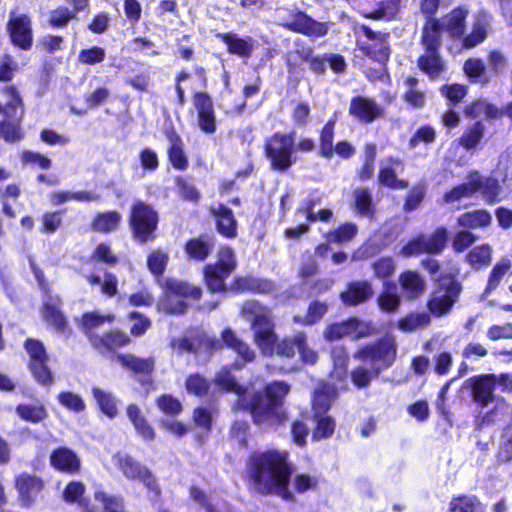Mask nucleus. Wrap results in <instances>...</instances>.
<instances>
[{"mask_svg": "<svg viewBox=\"0 0 512 512\" xmlns=\"http://www.w3.org/2000/svg\"><path fill=\"white\" fill-rule=\"evenodd\" d=\"M193 105L197 113V125L206 134L216 131V117L212 99L203 92H197L193 97Z\"/></svg>", "mask_w": 512, "mask_h": 512, "instance_id": "obj_14", "label": "nucleus"}, {"mask_svg": "<svg viewBox=\"0 0 512 512\" xmlns=\"http://www.w3.org/2000/svg\"><path fill=\"white\" fill-rule=\"evenodd\" d=\"M16 489L19 493L20 499L25 506L33 504L42 491L44 484L43 481L28 473H22L16 478Z\"/></svg>", "mask_w": 512, "mask_h": 512, "instance_id": "obj_19", "label": "nucleus"}, {"mask_svg": "<svg viewBox=\"0 0 512 512\" xmlns=\"http://www.w3.org/2000/svg\"><path fill=\"white\" fill-rule=\"evenodd\" d=\"M349 115L359 122L372 123L384 114V109L374 99L355 96L349 105Z\"/></svg>", "mask_w": 512, "mask_h": 512, "instance_id": "obj_13", "label": "nucleus"}, {"mask_svg": "<svg viewBox=\"0 0 512 512\" xmlns=\"http://www.w3.org/2000/svg\"><path fill=\"white\" fill-rule=\"evenodd\" d=\"M58 401L63 407L75 413L83 412L86 408L83 398L73 392L66 391L59 393Z\"/></svg>", "mask_w": 512, "mask_h": 512, "instance_id": "obj_62", "label": "nucleus"}, {"mask_svg": "<svg viewBox=\"0 0 512 512\" xmlns=\"http://www.w3.org/2000/svg\"><path fill=\"white\" fill-rule=\"evenodd\" d=\"M286 458L287 453L281 451L258 452L251 456L249 473L255 490L278 495L286 501L293 499L288 489L290 471Z\"/></svg>", "mask_w": 512, "mask_h": 512, "instance_id": "obj_1", "label": "nucleus"}, {"mask_svg": "<svg viewBox=\"0 0 512 512\" xmlns=\"http://www.w3.org/2000/svg\"><path fill=\"white\" fill-rule=\"evenodd\" d=\"M459 226L470 229L484 228L491 224V214L484 210H474L460 215L457 219Z\"/></svg>", "mask_w": 512, "mask_h": 512, "instance_id": "obj_41", "label": "nucleus"}, {"mask_svg": "<svg viewBox=\"0 0 512 512\" xmlns=\"http://www.w3.org/2000/svg\"><path fill=\"white\" fill-rule=\"evenodd\" d=\"M214 242L211 237L201 236L188 241L185 245V251L189 258L197 261H204L210 254Z\"/></svg>", "mask_w": 512, "mask_h": 512, "instance_id": "obj_38", "label": "nucleus"}, {"mask_svg": "<svg viewBox=\"0 0 512 512\" xmlns=\"http://www.w3.org/2000/svg\"><path fill=\"white\" fill-rule=\"evenodd\" d=\"M398 282L402 295L407 299H416L426 290L424 278L415 271H405L399 275Z\"/></svg>", "mask_w": 512, "mask_h": 512, "instance_id": "obj_21", "label": "nucleus"}, {"mask_svg": "<svg viewBox=\"0 0 512 512\" xmlns=\"http://www.w3.org/2000/svg\"><path fill=\"white\" fill-rule=\"evenodd\" d=\"M367 326L356 318L329 325L324 331V337L328 341L340 340L346 336L358 339L366 335Z\"/></svg>", "mask_w": 512, "mask_h": 512, "instance_id": "obj_15", "label": "nucleus"}, {"mask_svg": "<svg viewBox=\"0 0 512 512\" xmlns=\"http://www.w3.org/2000/svg\"><path fill=\"white\" fill-rule=\"evenodd\" d=\"M372 295L373 288L368 281H352L340 294V299L347 306H357L366 302Z\"/></svg>", "mask_w": 512, "mask_h": 512, "instance_id": "obj_20", "label": "nucleus"}, {"mask_svg": "<svg viewBox=\"0 0 512 512\" xmlns=\"http://www.w3.org/2000/svg\"><path fill=\"white\" fill-rule=\"evenodd\" d=\"M475 177L474 171L470 172L466 177V182L455 186L444 194V202L450 204L473 197L477 193V185H479L478 179Z\"/></svg>", "mask_w": 512, "mask_h": 512, "instance_id": "obj_26", "label": "nucleus"}, {"mask_svg": "<svg viewBox=\"0 0 512 512\" xmlns=\"http://www.w3.org/2000/svg\"><path fill=\"white\" fill-rule=\"evenodd\" d=\"M167 138L170 144L168 149L169 160L176 169L184 170L188 166V159L183 150V142L178 134L169 132Z\"/></svg>", "mask_w": 512, "mask_h": 512, "instance_id": "obj_36", "label": "nucleus"}, {"mask_svg": "<svg viewBox=\"0 0 512 512\" xmlns=\"http://www.w3.org/2000/svg\"><path fill=\"white\" fill-rule=\"evenodd\" d=\"M444 31L442 24L435 20L429 19L422 33V44L425 49H438L441 43V32Z\"/></svg>", "mask_w": 512, "mask_h": 512, "instance_id": "obj_44", "label": "nucleus"}, {"mask_svg": "<svg viewBox=\"0 0 512 512\" xmlns=\"http://www.w3.org/2000/svg\"><path fill=\"white\" fill-rule=\"evenodd\" d=\"M92 395L100 411L108 418L113 419L118 415L117 398L108 391L102 390L98 387L92 388Z\"/></svg>", "mask_w": 512, "mask_h": 512, "instance_id": "obj_40", "label": "nucleus"}, {"mask_svg": "<svg viewBox=\"0 0 512 512\" xmlns=\"http://www.w3.org/2000/svg\"><path fill=\"white\" fill-rule=\"evenodd\" d=\"M129 342L130 338L120 331H111L104 336L92 338V345L97 349L123 347Z\"/></svg>", "mask_w": 512, "mask_h": 512, "instance_id": "obj_47", "label": "nucleus"}, {"mask_svg": "<svg viewBox=\"0 0 512 512\" xmlns=\"http://www.w3.org/2000/svg\"><path fill=\"white\" fill-rule=\"evenodd\" d=\"M215 384L222 390L227 392H234L238 395L237 407L243 408L242 400L248 402L249 398L246 396L245 389L238 385L235 377L231 374L230 370L226 367L222 368L215 376Z\"/></svg>", "mask_w": 512, "mask_h": 512, "instance_id": "obj_30", "label": "nucleus"}, {"mask_svg": "<svg viewBox=\"0 0 512 512\" xmlns=\"http://www.w3.org/2000/svg\"><path fill=\"white\" fill-rule=\"evenodd\" d=\"M224 343L241 356L245 362H251L254 359V352L249 346L240 340L231 329H226L222 333Z\"/></svg>", "mask_w": 512, "mask_h": 512, "instance_id": "obj_50", "label": "nucleus"}, {"mask_svg": "<svg viewBox=\"0 0 512 512\" xmlns=\"http://www.w3.org/2000/svg\"><path fill=\"white\" fill-rule=\"evenodd\" d=\"M9 30L12 42L21 47L27 49L32 43V31L31 22L28 16L20 14L16 15L13 13L9 21Z\"/></svg>", "mask_w": 512, "mask_h": 512, "instance_id": "obj_17", "label": "nucleus"}, {"mask_svg": "<svg viewBox=\"0 0 512 512\" xmlns=\"http://www.w3.org/2000/svg\"><path fill=\"white\" fill-rule=\"evenodd\" d=\"M467 10L463 8L454 9L441 23L444 30L454 39L462 38L465 31V18Z\"/></svg>", "mask_w": 512, "mask_h": 512, "instance_id": "obj_34", "label": "nucleus"}, {"mask_svg": "<svg viewBox=\"0 0 512 512\" xmlns=\"http://www.w3.org/2000/svg\"><path fill=\"white\" fill-rule=\"evenodd\" d=\"M336 119H330L320 132V155L331 159L334 155L333 139Z\"/></svg>", "mask_w": 512, "mask_h": 512, "instance_id": "obj_52", "label": "nucleus"}, {"mask_svg": "<svg viewBox=\"0 0 512 512\" xmlns=\"http://www.w3.org/2000/svg\"><path fill=\"white\" fill-rule=\"evenodd\" d=\"M419 68L430 78L436 79L445 71L446 65L438 53V49H425L418 59Z\"/></svg>", "mask_w": 512, "mask_h": 512, "instance_id": "obj_24", "label": "nucleus"}, {"mask_svg": "<svg viewBox=\"0 0 512 512\" xmlns=\"http://www.w3.org/2000/svg\"><path fill=\"white\" fill-rule=\"evenodd\" d=\"M484 132V125L481 122H476L462 134L459 143L467 150L473 149L481 142Z\"/></svg>", "mask_w": 512, "mask_h": 512, "instance_id": "obj_57", "label": "nucleus"}, {"mask_svg": "<svg viewBox=\"0 0 512 512\" xmlns=\"http://www.w3.org/2000/svg\"><path fill=\"white\" fill-rule=\"evenodd\" d=\"M512 263L508 258L501 259L492 269L485 289V294L495 290L500 284L504 275L511 269Z\"/></svg>", "mask_w": 512, "mask_h": 512, "instance_id": "obj_59", "label": "nucleus"}, {"mask_svg": "<svg viewBox=\"0 0 512 512\" xmlns=\"http://www.w3.org/2000/svg\"><path fill=\"white\" fill-rule=\"evenodd\" d=\"M396 358V345L390 338L366 345L354 354L361 365L351 372L353 384L358 388L367 387L381 371L389 368Z\"/></svg>", "mask_w": 512, "mask_h": 512, "instance_id": "obj_3", "label": "nucleus"}, {"mask_svg": "<svg viewBox=\"0 0 512 512\" xmlns=\"http://www.w3.org/2000/svg\"><path fill=\"white\" fill-rule=\"evenodd\" d=\"M157 222V214L150 206L140 201L133 205L130 224L137 239L147 241L156 229Z\"/></svg>", "mask_w": 512, "mask_h": 512, "instance_id": "obj_10", "label": "nucleus"}, {"mask_svg": "<svg viewBox=\"0 0 512 512\" xmlns=\"http://www.w3.org/2000/svg\"><path fill=\"white\" fill-rule=\"evenodd\" d=\"M95 500L103 505L105 512H124V503L121 497L97 491L95 492Z\"/></svg>", "mask_w": 512, "mask_h": 512, "instance_id": "obj_64", "label": "nucleus"}, {"mask_svg": "<svg viewBox=\"0 0 512 512\" xmlns=\"http://www.w3.org/2000/svg\"><path fill=\"white\" fill-rule=\"evenodd\" d=\"M16 413L22 420L31 423H39L47 417V410L40 402L20 404L16 407Z\"/></svg>", "mask_w": 512, "mask_h": 512, "instance_id": "obj_46", "label": "nucleus"}, {"mask_svg": "<svg viewBox=\"0 0 512 512\" xmlns=\"http://www.w3.org/2000/svg\"><path fill=\"white\" fill-rule=\"evenodd\" d=\"M114 460L122 474L130 480H138L148 489L157 490L156 480L151 471L128 454L118 453Z\"/></svg>", "mask_w": 512, "mask_h": 512, "instance_id": "obj_11", "label": "nucleus"}, {"mask_svg": "<svg viewBox=\"0 0 512 512\" xmlns=\"http://www.w3.org/2000/svg\"><path fill=\"white\" fill-rule=\"evenodd\" d=\"M201 295L202 290L200 287L175 279H167L164 284V294L160 298L157 307L160 311L167 314L181 315L187 310V304L183 299L191 298L198 300Z\"/></svg>", "mask_w": 512, "mask_h": 512, "instance_id": "obj_5", "label": "nucleus"}, {"mask_svg": "<svg viewBox=\"0 0 512 512\" xmlns=\"http://www.w3.org/2000/svg\"><path fill=\"white\" fill-rule=\"evenodd\" d=\"M494 407L482 415L480 426L506 423L512 418V407L504 400L497 398Z\"/></svg>", "mask_w": 512, "mask_h": 512, "instance_id": "obj_31", "label": "nucleus"}, {"mask_svg": "<svg viewBox=\"0 0 512 512\" xmlns=\"http://www.w3.org/2000/svg\"><path fill=\"white\" fill-rule=\"evenodd\" d=\"M461 292L460 284L452 277H442L428 301L429 311L437 316L450 312Z\"/></svg>", "mask_w": 512, "mask_h": 512, "instance_id": "obj_8", "label": "nucleus"}, {"mask_svg": "<svg viewBox=\"0 0 512 512\" xmlns=\"http://www.w3.org/2000/svg\"><path fill=\"white\" fill-rule=\"evenodd\" d=\"M402 167V163L399 159L386 158L381 161L379 182L387 187L393 189H404L408 186V183L404 180L397 179L396 172L398 168Z\"/></svg>", "mask_w": 512, "mask_h": 512, "instance_id": "obj_22", "label": "nucleus"}, {"mask_svg": "<svg viewBox=\"0 0 512 512\" xmlns=\"http://www.w3.org/2000/svg\"><path fill=\"white\" fill-rule=\"evenodd\" d=\"M447 242V230L444 227L437 228L432 234H421L409 241L400 251L404 257L419 254H440Z\"/></svg>", "mask_w": 512, "mask_h": 512, "instance_id": "obj_9", "label": "nucleus"}, {"mask_svg": "<svg viewBox=\"0 0 512 512\" xmlns=\"http://www.w3.org/2000/svg\"><path fill=\"white\" fill-rule=\"evenodd\" d=\"M60 300L49 297L44 302L42 314L45 321L53 326L57 331L64 332L66 320L59 310Z\"/></svg>", "mask_w": 512, "mask_h": 512, "instance_id": "obj_35", "label": "nucleus"}, {"mask_svg": "<svg viewBox=\"0 0 512 512\" xmlns=\"http://www.w3.org/2000/svg\"><path fill=\"white\" fill-rule=\"evenodd\" d=\"M117 360L123 367L139 374H150L155 364L154 359L151 357L139 358L132 354L118 355Z\"/></svg>", "mask_w": 512, "mask_h": 512, "instance_id": "obj_42", "label": "nucleus"}, {"mask_svg": "<svg viewBox=\"0 0 512 512\" xmlns=\"http://www.w3.org/2000/svg\"><path fill=\"white\" fill-rule=\"evenodd\" d=\"M496 387V375H484L476 379L472 386L473 400L482 408L487 407L489 404L494 403L498 398L494 395Z\"/></svg>", "mask_w": 512, "mask_h": 512, "instance_id": "obj_18", "label": "nucleus"}, {"mask_svg": "<svg viewBox=\"0 0 512 512\" xmlns=\"http://www.w3.org/2000/svg\"><path fill=\"white\" fill-rule=\"evenodd\" d=\"M25 349L30 356V369L35 379L43 385L50 384L52 376L46 365L48 356L43 344L38 340L28 339L25 343Z\"/></svg>", "mask_w": 512, "mask_h": 512, "instance_id": "obj_12", "label": "nucleus"}, {"mask_svg": "<svg viewBox=\"0 0 512 512\" xmlns=\"http://www.w3.org/2000/svg\"><path fill=\"white\" fill-rule=\"evenodd\" d=\"M290 391V386L284 381H274L265 388V393H256L248 402L242 400L244 409L249 410L254 422L258 425H274L285 420L281 409L283 400Z\"/></svg>", "mask_w": 512, "mask_h": 512, "instance_id": "obj_4", "label": "nucleus"}, {"mask_svg": "<svg viewBox=\"0 0 512 512\" xmlns=\"http://www.w3.org/2000/svg\"><path fill=\"white\" fill-rule=\"evenodd\" d=\"M430 323V315L426 312L412 313L398 322V327L403 332H413L427 327Z\"/></svg>", "mask_w": 512, "mask_h": 512, "instance_id": "obj_53", "label": "nucleus"}, {"mask_svg": "<svg viewBox=\"0 0 512 512\" xmlns=\"http://www.w3.org/2000/svg\"><path fill=\"white\" fill-rule=\"evenodd\" d=\"M219 267L208 264L204 267V279L207 288L213 293H220L226 290L225 280L230 275H224Z\"/></svg>", "mask_w": 512, "mask_h": 512, "instance_id": "obj_43", "label": "nucleus"}, {"mask_svg": "<svg viewBox=\"0 0 512 512\" xmlns=\"http://www.w3.org/2000/svg\"><path fill=\"white\" fill-rule=\"evenodd\" d=\"M242 317L251 323L254 331L255 343L263 354L291 358L297 349L296 335L291 339H284L277 343V336L274 333V323L270 311L256 301H247L241 308Z\"/></svg>", "mask_w": 512, "mask_h": 512, "instance_id": "obj_2", "label": "nucleus"}, {"mask_svg": "<svg viewBox=\"0 0 512 512\" xmlns=\"http://www.w3.org/2000/svg\"><path fill=\"white\" fill-rule=\"evenodd\" d=\"M3 93L6 97L3 109L6 120L0 123V137L6 142L19 141L23 136L20 129V122L24 115L23 103L14 87H6Z\"/></svg>", "mask_w": 512, "mask_h": 512, "instance_id": "obj_6", "label": "nucleus"}, {"mask_svg": "<svg viewBox=\"0 0 512 512\" xmlns=\"http://www.w3.org/2000/svg\"><path fill=\"white\" fill-rule=\"evenodd\" d=\"M216 344L207 337H182L172 341V347L178 352L195 353L199 355L202 350L214 348Z\"/></svg>", "mask_w": 512, "mask_h": 512, "instance_id": "obj_32", "label": "nucleus"}, {"mask_svg": "<svg viewBox=\"0 0 512 512\" xmlns=\"http://www.w3.org/2000/svg\"><path fill=\"white\" fill-rule=\"evenodd\" d=\"M314 420L316 422V428L312 434L313 440L329 438L334 433L335 421L330 416L318 415V417H316V415H314Z\"/></svg>", "mask_w": 512, "mask_h": 512, "instance_id": "obj_61", "label": "nucleus"}, {"mask_svg": "<svg viewBox=\"0 0 512 512\" xmlns=\"http://www.w3.org/2000/svg\"><path fill=\"white\" fill-rule=\"evenodd\" d=\"M450 512H482L483 506L480 500L474 495H461L451 499L449 504Z\"/></svg>", "mask_w": 512, "mask_h": 512, "instance_id": "obj_49", "label": "nucleus"}, {"mask_svg": "<svg viewBox=\"0 0 512 512\" xmlns=\"http://www.w3.org/2000/svg\"><path fill=\"white\" fill-rule=\"evenodd\" d=\"M490 19V15L484 11H480L475 15L472 31L463 39V47L473 48L485 40L490 25Z\"/></svg>", "mask_w": 512, "mask_h": 512, "instance_id": "obj_25", "label": "nucleus"}, {"mask_svg": "<svg viewBox=\"0 0 512 512\" xmlns=\"http://www.w3.org/2000/svg\"><path fill=\"white\" fill-rule=\"evenodd\" d=\"M223 41L228 46L230 53L247 57L253 51L254 41L251 37H240L234 33H226L221 35Z\"/></svg>", "mask_w": 512, "mask_h": 512, "instance_id": "obj_39", "label": "nucleus"}, {"mask_svg": "<svg viewBox=\"0 0 512 512\" xmlns=\"http://www.w3.org/2000/svg\"><path fill=\"white\" fill-rule=\"evenodd\" d=\"M406 91L404 93V100L413 107H421L425 103V93L418 88V79L408 77L405 79Z\"/></svg>", "mask_w": 512, "mask_h": 512, "instance_id": "obj_54", "label": "nucleus"}, {"mask_svg": "<svg viewBox=\"0 0 512 512\" xmlns=\"http://www.w3.org/2000/svg\"><path fill=\"white\" fill-rule=\"evenodd\" d=\"M327 310L328 307L325 303L315 301L310 304L305 316L296 315L293 317V321L301 325H313L322 319Z\"/></svg>", "mask_w": 512, "mask_h": 512, "instance_id": "obj_56", "label": "nucleus"}, {"mask_svg": "<svg viewBox=\"0 0 512 512\" xmlns=\"http://www.w3.org/2000/svg\"><path fill=\"white\" fill-rule=\"evenodd\" d=\"M331 357L333 361L331 376L342 382L347 377L348 354L342 346H336L332 349Z\"/></svg>", "mask_w": 512, "mask_h": 512, "instance_id": "obj_51", "label": "nucleus"}, {"mask_svg": "<svg viewBox=\"0 0 512 512\" xmlns=\"http://www.w3.org/2000/svg\"><path fill=\"white\" fill-rule=\"evenodd\" d=\"M295 133L273 134L265 143V155L271 163L272 169L284 172L294 163L293 152L295 150Z\"/></svg>", "mask_w": 512, "mask_h": 512, "instance_id": "obj_7", "label": "nucleus"}, {"mask_svg": "<svg viewBox=\"0 0 512 512\" xmlns=\"http://www.w3.org/2000/svg\"><path fill=\"white\" fill-rule=\"evenodd\" d=\"M465 114L472 118L485 116L487 118H497L500 115L499 110L486 102L485 100H477L465 109Z\"/></svg>", "mask_w": 512, "mask_h": 512, "instance_id": "obj_58", "label": "nucleus"}, {"mask_svg": "<svg viewBox=\"0 0 512 512\" xmlns=\"http://www.w3.org/2000/svg\"><path fill=\"white\" fill-rule=\"evenodd\" d=\"M86 280L91 285H100L102 293L108 297H113L117 294L118 280L112 273H105L103 280L98 275L90 274L86 276Z\"/></svg>", "mask_w": 512, "mask_h": 512, "instance_id": "obj_55", "label": "nucleus"}, {"mask_svg": "<svg viewBox=\"0 0 512 512\" xmlns=\"http://www.w3.org/2000/svg\"><path fill=\"white\" fill-rule=\"evenodd\" d=\"M51 464L58 470L67 473H76L80 468V460L71 450L59 448L51 455Z\"/></svg>", "mask_w": 512, "mask_h": 512, "instance_id": "obj_33", "label": "nucleus"}, {"mask_svg": "<svg viewBox=\"0 0 512 512\" xmlns=\"http://www.w3.org/2000/svg\"><path fill=\"white\" fill-rule=\"evenodd\" d=\"M211 213L215 217L217 229L222 235L228 238L236 236L237 223L232 210L222 204H218L211 208Z\"/></svg>", "mask_w": 512, "mask_h": 512, "instance_id": "obj_27", "label": "nucleus"}, {"mask_svg": "<svg viewBox=\"0 0 512 512\" xmlns=\"http://www.w3.org/2000/svg\"><path fill=\"white\" fill-rule=\"evenodd\" d=\"M218 260L214 265L222 269L224 275H230L236 268V258L234 251L230 247H221L218 251Z\"/></svg>", "mask_w": 512, "mask_h": 512, "instance_id": "obj_63", "label": "nucleus"}, {"mask_svg": "<svg viewBox=\"0 0 512 512\" xmlns=\"http://www.w3.org/2000/svg\"><path fill=\"white\" fill-rule=\"evenodd\" d=\"M100 196L91 191H55L50 194V201L53 205L58 206L68 201L77 202H97Z\"/></svg>", "mask_w": 512, "mask_h": 512, "instance_id": "obj_37", "label": "nucleus"}, {"mask_svg": "<svg viewBox=\"0 0 512 512\" xmlns=\"http://www.w3.org/2000/svg\"><path fill=\"white\" fill-rule=\"evenodd\" d=\"M121 220V214L116 211L99 213L92 222V228L101 233H110L118 228Z\"/></svg>", "mask_w": 512, "mask_h": 512, "instance_id": "obj_45", "label": "nucleus"}, {"mask_svg": "<svg viewBox=\"0 0 512 512\" xmlns=\"http://www.w3.org/2000/svg\"><path fill=\"white\" fill-rule=\"evenodd\" d=\"M337 387L328 383L320 384L313 395V411L314 415H324L331 407L332 402L336 399Z\"/></svg>", "mask_w": 512, "mask_h": 512, "instance_id": "obj_23", "label": "nucleus"}, {"mask_svg": "<svg viewBox=\"0 0 512 512\" xmlns=\"http://www.w3.org/2000/svg\"><path fill=\"white\" fill-rule=\"evenodd\" d=\"M114 320L113 315H100L98 313H87L82 317V328L92 343V338L100 337L96 330L104 323H111Z\"/></svg>", "mask_w": 512, "mask_h": 512, "instance_id": "obj_48", "label": "nucleus"}, {"mask_svg": "<svg viewBox=\"0 0 512 512\" xmlns=\"http://www.w3.org/2000/svg\"><path fill=\"white\" fill-rule=\"evenodd\" d=\"M282 25L294 32L302 33L310 37H320L327 33V26L308 17L305 13L297 12L289 21Z\"/></svg>", "mask_w": 512, "mask_h": 512, "instance_id": "obj_16", "label": "nucleus"}, {"mask_svg": "<svg viewBox=\"0 0 512 512\" xmlns=\"http://www.w3.org/2000/svg\"><path fill=\"white\" fill-rule=\"evenodd\" d=\"M478 179L477 193L480 192L483 200L488 204H494L502 200L503 189L498 180L493 177H484L478 171H474Z\"/></svg>", "mask_w": 512, "mask_h": 512, "instance_id": "obj_28", "label": "nucleus"}, {"mask_svg": "<svg viewBox=\"0 0 512 512\" xmlns=\"http://www.w3.org/2000/svg\"><path fill=\"white\" fill-rule=\"evenodd\" d=\"M467 262L476 269L487 266L491 262V247L481 245L472 249L466 256Z\"/></svg>", "mask_w": 512, "mask_h": 512, "instance_id": "obj_60", "label": "nucleus"}, {"mask_svg": "<svg viewBox=\"0 0 512 512\" xmlns=\"http://www.w3.org/2000/svg\"><path fill=\"white\" fill-rule=\"evenodd\" d=\"M363 32L368 39L376 42L367 47V55L379 63L386 62L390 54V49L386 42V35L382 33H375L368 27H363Z\"/></svg>", "mask_w": 512, "mask_h": 512, "instance_id": "obj_29", "label": "nucleus"}]
</instances>
